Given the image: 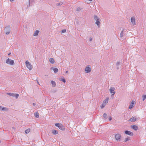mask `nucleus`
<instances>
[{"mask_svg":"<svg viewBox=\"0 0 146 146\" xmlns=\"http://www.w3.org/2000/svg\"><path fill=\"white\" fill-rule=\"evenodd\" d=\"M94 20L96 21L95 24H96L97 25L98 27L99 28L100 26V24H101L100 19L96 15H94Z\"/></svg>","mask_w":146,"mask_h":146,"instance_id":"obj_1","label":"nucleus"},{"mask_svg":"<svg viewBox=\"0 0 146 146\" xmlns=\"http://www.w3.org/2000/svg\"><path fill=\"white\" fill-rule=\"evenodd\" d=\"M11 27L10 25H8L5 27L4 29V31L6 35H8L11 31Z\"/></svg>","mask_w":146,"mask_h":146,"instance_id":"obj_2","label":"nucleus"},{"mask_svg":"<svg viewBox=\"0 0 146 146\" xmlns=\"http://www.w3.org/2000/svg\"><path fill=\"white\" fill-rule=\"evenodd\" d=\"M55 126L58 127L59 129L62 131L65 130V127L62 124L59 123H56L55 124Z\"/></svg>","mask_w":146,"mask_h":146,"instance_id":"obj_3","label":"nucleus"},{"mask_svg":"<svg viewBox=\"0 0 146 146\" xmlns=\"http://www.w3.org/2000/svg\"><path fill=\"white\" fill-rule=\"evenodd\" d=\"M5 63L6 64L11 65H14L15 64L14 61L9 58L6 60Z\"/></svg>","mask_w":146,"mask_h":146,"instance_id":"obj_4","label":"nucleus"},{"mask_svg":"<svg viewBox=\"0 0 146 146\" xmlns=\"http://www.w3.org/2000/svg\"><path fill=\"white\" fill-rule=\"evenodd\" d=\"M27 68L31 70L32 69L33 67L30 63L27 60L25 62Z\"/></svg>","mask_w":146,"mask_h":146,"instance_id":"obj_5","label":"nucleus"},{"mask_svg":"<svg viewBox=\"0 0 146 146\" xmlns=\"http://www.w3.org/2000/svg\"><path fill=\"white\" fill-rule=\"evenodd\" d=\"M115 139L117 141H119L121 139V135L117 133L115 135Z\"/></svg>","mask_w":146,"mask_h":146,"instance_id":"obj_6","label":"nucleus"},{"mask_svg":"<svg viewBox=\"0 0 146 146\" xmlns=\"http://www.w3.org/2000/svg\"><path fill=\"white\" fill-rule=\"evenodd\" d=\"M7 94L9 95L10 96L15 97L16 99L19 96V94H17L8 93Z\"/></svg>","mask_w":146,"mask_h":146,"instance_id":"obj_7","label":"nucleus"},{"mask_svg":"<svg viewBox=\"0 0 146 146\" xmlns=\"http://www.w3.org/2000/svg\"><path fill=\"white\" fill-rule=\"evenodd\" d=\"M89 65L87 66L85 68V71L86 73H89L91 71V68L89 67Z\"/></svg>","mask_w":146,"mask_h":146,"instance_id":"obj_8","label":"nucleus"},{"mask_svg":"<svg viewBox=\"0 0 146 146\" xmlns=\"http://www.w3.org/2000/svg\"><path fill=\"white\" fill-rule=\"evenodd\" d=\"M124 133L128 135L131 136H133L134 134L132 132L127 130L125 131L124 132Z\"/></svg>","mask_w":146,"mask_h":146,"instance_id":"obj_9","label":"nucleus"},{"mask_svg":"<svg viewBox=\"0 0 146 146\" xmlns=\"http://www.w3.org/2000/svg\"><path fill=\"white\" fill-rule=\"evenodd\" d=\"M115 90V88L113 87H111L110 89V91L111 94H113L111 95V96L113 95L115 93V92H114V90Z\"/></svg>","mask_w":146,"mask_h":146,"instance_id":"obj_10","label":"nucleus"},{"mask_svg":"<svg viewBox=\"0 0 146 146\" xmlns=\"http://www.w3.org/2000/svg\"><path fill=\"white\" fill-rule=\"evenodd\" d=\"M138 119L137 118H136L135 117H132L130 119H129V121H131L132 122H135V121L138 120Z\"/></svg>","mask_w":146,"mask_h":146,"instance_id":"obj_11","label":"nucleus"},{"mask_svg":"<svg viewBox=\"0 0 146 146\" xmlns=\"http://www.w3.org/2000/svg\"><path fill=\"white\" fill-rule=\"evenodd\" d=\"M131 21L132 23L134 25L136 24V23L135 21V19L134 17H132L131 18Z\"/></svg>","mask_w":146,"mask_h":146,"instance_id":"obj_12","label":"nucleus"},{"mask_svg":"<svg viewBox=\"0 0 146 146\" xmlns=\"http://www.w3.org/2000/svg\"><path fill=\"white\" fill-rule=\"evenodd\" d=\"M131 127L133 129H134L135 130V131H137L138 128V127L137 125H131Z\"/></svg>","mask_w":146,"mask_h":146,"instance_id":"obj_13","label":"nucleus"},{"mask_svg":"<svg viewBox=\"0 0 146 146\" xmlns=\"http://www.w3.org/2000/svg\"><path fill=\"white\" fill-rule=\"evenodd\" d=\"M120 63L121 62L120 61H118L117 62L116 65L117 67L116 68L117 70H118L119 69V66Z\"/></svg>","mask_w":146,"mask_h":146,"instance_id":"obj_14","label":"nucleus"},{"mask_svg":"<svg viewBox=\"0 0 146 146\" xmlns=\"http://www.w3.org/2000/svg\"><path fill=\"white\" fill-rule=\"evenodd\" d=\"M134 101H132L130 105L129 106V109H131L133 107V105L134 104Z\"/></svg>","mask_w":146,"mask_h":146,"instance_id":"obj_15","label":"nucleus"},{"mask_svg":"<svg viewBox=\"0 0 146 146\" xmlns=\"http://www.w3.org/2000/svg\"><path fill=\"white\" fill-rule=\"evenodd\" d=\"M52 132L53 135H56L58 133V131L56 130L53 129L52 131Z\"/></svg>","mask_w":146,"mask_h":146,"instance_id":"obj_16","label":"nucleus"},{"mask_svg":"<svg viewBox=\"0 0 146 146\" xmlns=\"http://www.w3.org/2000/svg\"><path fill=\"white\" fill-rule=\"evenodd\" d=\"M39 32V31L38 30H36L35 31L34 33L33 36H37L38 35V33Z\"/></svg>","mask_w":146,"mask_h":146,"instance_id":"obj_17","label":"nucleus"},{"mask_svg":"<svg viewBox=\"0 0 146 146\" xmlns=\"http://www.w3.org/2000/svg\"><path fill=\"white\" fill-rule=\"evenodd\" d=\"M50 62L52 64H54L55 62V61L54 58H50L49 59Z\"/></svg>","mask_w":146,"mask_h":146,"instance_id":"obj_18","label":"nucleus"},{"mask_svg":"<svg viewBox=\"0 0 146 146\" xmlns=\"http://www.w3.org/2000/svg\"><path fill=\"white\" fill-rule=\"evenodd\" d=\"M109 100V98H106L103 102V103L106 105V104L108 103Z\"/></svg>","mask_w":146,"mask_h":146,"instance_id":"obj_19","label":"nucleus"},{"mask_svg":"<svg viewBox=\"0 0 146 146\" xmlns=\"http://www.w3.org/2000/svg\"><path fill=\"white\" fill-rule=\"evenodd\" d=\"M35 117L36 118H38L39 117V114L38 112H35L34 113Z\"/></svg>","mask_w":146,"mask_h":146,"instance_id":"obj_20","label":"nucleus"},{"mask_svg":"<svg viewBox=\"0 0 146 146\" xmlns=\"http://www.w3.org/2000/svg\"><path fill=\"white\" fill-rule=\"evenodd\" d=\"M51 83L52 86V87H54L56 86V84L55 82L54 81H51Z\"/></svg>","mask_w":146,"mask_h":146,"instance_id":"obj_21","label":"nucleus"},{"mask_svg":"<svg viewBox=\"0 0 146 146\" xmlns=\"http://www.w3.org/2000/svg\"><path fill=\"white\" fill-rule=\"evenodd\" d=\"M103 117L104 119H105L108 118L107 115L106 113H104L103 114Z\"/></svg>","mask_w":146,"mask_h":146,"instance_id":"obj_22","label":"nucleus"},{"mask_svg":"<svg viewBox=\"0 0 146 146\" xmlns=\"http://www.w3.org/2000/svg\"><path fill=\"white\" fill-rule=\"evenodd\" d=\"M1 110H2V111H8V108H6L5 107H3L2 108V109Z\"/></svg>","mask_w":146,"mask_h":146,"instance_id":"obj_23","label":"nucleus"},{"mask_svg":"<svg viewBox=\"0 0 146 146\" xmlns=\"http://www.w3.org/2000/svg\"><path fill=\"white\" fill-rule=\"evenodd\" d=\"M30 131V129H28L25 131V133L26 134L28 133Z\"/></svg>","mask_w":146,"mask_h":146,"instance_id":"obj_24","label":"nucleus"},{"mask_svg":"<svg viewBox=\"0 0 146 146\" xmlns=\"http://www.w3.org/2000/svg\"><path fill=\"white\" fill-rule=\"evenodd\" d=\"M63 4V2H60V3H58L56 4V6H58L62 5Z\"/></svg>","mask_w":146,"mask_h":146,"instance_id":"obj_25","label":"nucleus"},{"mask_svg":"<svg viewBox=\"0 0 146 146\" xmlns=\"http://www.w3.org/2000/svg\"><path fill=\"white\" fill-rule=\"evenodd\" d=\"M142 100L144 101L146 99V95H144L142 96Z\"/></svg>","mask_w":146,"mask_h":146,"instance_id":"obj_26","label":"nucleus"},{"mask_svg":"<svg viewBox=\"0 0 146 146\" xmlns=\"http://www.w3.org/2000/svg\"><path fill=\"white\" fill-rule=\"evenodd\" d=\"M55 73H57L58 71V69L57 68H54L53 69Z\"/></svg>","mask_w":146,"mask_h":146,"instance_id":"obj_27","label":"nucleus"},{"mask_svg":"<svg viewBox=\"0 0 146 146\" xmlns=\"http://www.w3.org/2000/svg\"><path fill=\"white\" fill-rule=\"evenodd\" d=\"M130 139V137H127L124 140L125 142H127V141H128Z\"/></svg>","mask_w":146,"mask_h":146,"instance_id":"obj_28","label":"nucleus"},{"mask_svg":"<svg viewBox=\"0 0 146 146\" xmlns=\"http://www.w3.org/2000/svg\"><path fill=\"white\" fill-rule=\"evenodd\" d=\"M106 105L105 104L103 103L100 106V107L102 109L104 108Z\"/></svg>","mask_w":146,"mask_h":146,"instance_id":"obj_29","label":"nucleus"},{"mask_svg":"<svg viewBox=\"0 0 146 146\" xmlns=\"http://www.w3.org/2000/svg\"><path fill=\"white\" fill-rule=\"evenodd\" d=\"M66 31V29H63L60 32V33H65Z\"/></svg>","mask_w":146,"mask_h":146,"instance_id":"obj_30","label":"nucleus"},{"mask_svg":"<svg viewBox=\"0 0 146 146\" xmlns=\"http://www.w3.org/2000/svg\"><path fill=\"white\" fill-rule=\"evenodd\" d=\"M60 80L62 81L64 83H65L66 82L65 79L64 78H62Z\"/></svg>","mask_w":146,"mask_h":146,"instance_id":"obj_31","label":"nucleus"},{"mask_svg":"<svg viewBox=\"0 0 146 146\" xmlns=\"http://www.w3.org/2000/svg\"><path fill=\"white\" fill-rule=\"evenodd\" d=\"M123 30L120 33V36H123Z\"/></svg>","mask_w":146,"mask_h":146,"instance_id":"obj_32","label":"nucleus"},{"mask_svg":"<svg viewBox=\"0 0 146 146\" xmlns=\"http://www.w3.org/2000/svg\"><path fill=\"white\" fill-rule=\"evenodd\" d=\"M82 9V8L78 7L76 9V11H79Z\"/></svg>","mask_w":146,"mask_h":146,"instance_id":"obj_33","label":"nucleus"},{"mask_svg":"<svg viewBox=\"0 0 146 146\" xmlns=\"http://www.w3.org/2000/svg\"><path fill=\"white\" fill-rule=\"evenodd\" d=\"M112 119V117H111V116H110L109 117V120L110 121H111Z\"/></svg>","mask_w":146,"mask_h":146,"instance_id":"obj_34","label":"nucleus"},{"mask_svg":"<svg viewBox=\"0 0 146 146\" xmlns=\"http://www.w3.org/2000/svg\"><path fill=\"white\" fill-rule=\"evenodd\" d=\"M89 41L90 42L91 41H92V38H91V37H90L89 39Z\"/></svg>","mask_w":146,"mask_h":146,"instance_id":"obj_35","label":"nucleus"},{"mask_svg":"<svg viewBox=\"0 0 146 146\" xmlns=\"http://www.w3.org/2000/svg\"><path fill=\"white\" fill-rule=\"evenodd\" d=\"M33 105L34 106H35L36 105V104L35 103H33Z\"/></svg>","mask_w":146,"mask_h":146,"instance_id":"obj_36","label":"nucleus"},{"mask_svg":"<svg viewBox=\"0 0 146 146\" xmlns=\"http://www.w3.org/2000/svg\"><path fill=\"white\" fill-rule=\"evenodd\" d=\"M2 109V107H1V106H0V110H1Z\"/></svg>","mask_w":146,"mask_h":146,"instance_id":"obj_37","label":"nucleus"},{"mask_svg":"<svg viewBox=\"0 0 146 146\" xmlns=\"http://www.w3.org/2000/svg\"><path fill=\"white\" fill-rule=\"evenodd\" d=\"M29 7L30 6V0H29Z\"/></svg>","mask_w":146,"mask_h":146,"instance_id":"obj_38","label":"nucleus"},{"mask_svg":"<svg viewBox=\"0 0 146 146\" xmlns=\"http://www.w3.org/2000/svg\"><path fill=\"white\" fill-rule=\"evenodd\" d=\"M11 2H13L15 1V0H10Z\"/></svg>","mask_w":146,"mask_h":146,"instance_id":"obj_39","label":"nucleus"},{"mask_svg":"<svg viewBox=\"0 0 146 146\" xmlns=\"http://www.w3.org/2000/svg\"><path fill=\"white\" fill-rule=\"evenodd\" d=\"M87 1H92V0H86Z\"/></svg>","mask_w":146,"mask_h":146,"instance_id":"obj_40","label":"nucleus"},{"mask_svg":"<svg viewBox=\"0 0 146 146\" xmlns=\"http://www.w3.org/2000/svg\"><path fill=\"white\" fill-rule=\"evenodd\" d=\"M12 128L14 129H15V127H13Z\"/></svg>","mask_w":146,"mask_h":146,"instance_id":"obj_41","label":"nucleus"},{"mask_svg":"<svg viewBox=\"0 0 146 146\" xmlns=\"http://www.w3.org/2000/svg\"><path fill=\"white\" fill-rule=\"evenodd\" d=\"M66 73H68V71H66Z\"/></svg>","mask_w":146,"mask_h":146,"instance_id":"obj_42","label":"nucleus"},{"mask_svg":"<svg viewBox=\"0 0 146 146\" xmlns=\"http://www.w3.org/2000/svg\"><path fill=\"white\" fill-rule=\"evenodd\" d=\"M11 54V53L10 52L8 54V55H10Z\"/></svg>","mask_w":146,"mask_h":146,"instance_id":"obj_43","label":"nucleus"},{"mask_svg":"<svg viewBox=\"0 0 146 146\" xmlns=\"http://www.w3.org/2000/svg\"><path fill=\"white\" fill-rule=\"evenodd\" d=\"M37 82H38V84H39V82H38V81H37Z\"/></svg>","mask_w":146,"mask_h":146,"instance_id":"obj_44","label":"nucleus"},{"mask_svg":"<svg viewBox=\"0 0 146 146\" xmlns=\"http://www.w3.org/2000/svg\"><path fill=\"white\" fill-rule=\"evenodd\" d=\"M1 140H0V143H1Z\"/></svg>","mask_w":146,"mask_h":146,"instance_id":"obj_45","label":"nucleus"}]
</instances>
